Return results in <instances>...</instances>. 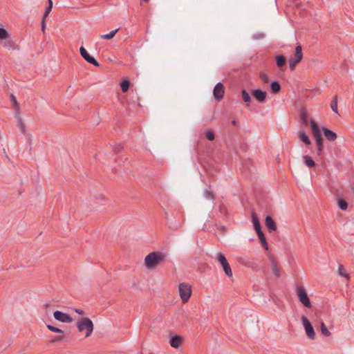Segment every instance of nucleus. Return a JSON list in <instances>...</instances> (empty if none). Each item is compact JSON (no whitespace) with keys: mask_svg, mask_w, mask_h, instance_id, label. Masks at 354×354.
Returning <instances> with one entry per match:
<instances>
[{"mask_svg":"<svg viewBox=\"0 0 354 354\" xmlns=\"http://www.w3.org/2000/svg\"><path fill=\"white\" fill-rule=\"evenodd\" d=\"M300 117H301V119L303 120V122L304 123H306L308 115H307V113H306L305 110H302L301 111V114H300Z\"/></svg>","mask_w":354,"mask_h":354,"instance_id":"obj_37","label":"nucleus"},{"mask_svg":"<svg viewBox=\"0 0 354 354\" xmlns=\"http://www.w3.org/2000/svg\"><path fill=\"white\" fill-rule=\"evenodd\" d=\"M48 4H49L48 6H51V7H53V1H52V0H48Z\"/></svg>","mask_w":354,"mask_h":354,"instance_id":"obj_48","label":"nucleus"},{"mask_svg":"<svg viewBox=\"0 0 354 354\" xmlns=\"http://www.w3.org/2000/svg\"><path fill=\"white\" fill-rule=\"evenodd\" d=\"M53 315L56 320L63 323H71L73 322V318L68 314L59 310L55 311Z\"/></svg>","mask_w":354,"mask_h":354,"instance_id":"obj_10","label":"nucleus"},{"mask_svg":"<svg viewBox=\"0 0 354 354\" xmlns=\"http://www.w3.org/2000/svg\"><path fill=\"white\" fill-rule=\"evenodd\" d=\"M261 244L263 245V244H265L266 243H267V241H266V239L265 241H261Z\"/></svg>","mask_w":354,"mask_h":354,"instance_id":"obj_49","label":"nucleus"},{"mask_svg":"<svg viewBox=\"0 0 354 354\" xmlns=\"http://www.w3.org/2000/svg\"><path fill=\"white\" fill-rule=\"evenodd\" d=\"M271 266H272V271L274 273V274L276 277H280V270L277 266L276 261H272Z\"/></svg>","mask_w":354,"mask_h":354,"instance_id":"obj_24","label":"nucleus"},{"mask_svg":"<svg viewBox=\"0 0 354 354\" xmlns=\"http://www.w3.org/2000/svg\"><path fill=\"white\" fill-rule=\"evenodd\" d=\"M205 137L208 140L212 141L215 138V135H214V133L212 130H208L205 133Z\"/></svg>","mask_w":354,"mask_h":354,"instance_id":"obj_31","label":"nucleus"},{"mask_svg":"<svg viewBox=\"0 0 354 354\" xmlns=\"http://www.w3.org/2000/svg\"><path fill=\"white\" fill-rule=\"evenodd\" d=\"M251 218L256 232L261 231V223L255 212H252Z\"/></svg>","mask_w":354,"mask_h":354,"instance_id":"obj_15","label":"nucleus"},{"mask_svg":"<svg viewBox=\"0 0 354 354\" xmlns=\"http://www.w3.org/2000/svg\"><path fill=\"white\" fill-rule=\"evenodd\" d=\"M216 259H217V261H218V263L222 266L225 274L228 277H232V269H231V267H230L226 257H225V255L221 252L217 253Z\"/></svg>","mask_w":354,"mask_h":354,"instance_id":"obj_7","label":"nucleus"},{"mask_svg":"<svg viewBox=\"0 0 354 354\" xmlns=\"http://www.w3.org/2000/svg\"><path fill=\"white\" fill-rule=\"evenodd\" d=\"M130 82L127 79H124L120 83L121 90L123 93H126L128 91L129 88Z\"/></svg>","mask_w":354,"mask_h":354,"instance_id":"obj_21","label":"nucleus"},{"mask_svg":"<svg viewBox=\"0 0 354 354\" xmlns=\"http://www.w3.org/2000/svg\"><path fill=\"white\" fill-rule=\"evenodd\" d=\"M9 37V34L7 30L3 28H0V39H6Z\"/></svg>","mask_w":354,"mask_h":354,"instance_id":"obj_29","label":"nucleus"},{"mask_svg":"<svg viewBox=\"0 0 354 354\" xmlns=\"http://www.w3.org/2000/svg\"><path fill=\"white\" fill-rule=\"evenodd\" d=\"M301 320L307 336L310 339H315V333L310 321L305 316H302Z\"/></svg>","mask_w":354,"mask_h":354,"instance_id":"obj_8","label":"nucleus"},{"mask_svg":"<svg viewBox=\"0 0 354 354\" xmlns=\"http://www.w3.org/2000/svg\"><path fill=\"white\" fill-rule=\"evenodd\" d=\"M225 93V88L222 83L218 82L217 83L213 91L214 97L216 100L219 101L221 100L224 95Z\"/></svg>","mask_w":354,"mask_h":354,"instance_id":"obj_11","label":"nucleus"},{"mask_svg":"<svg viewBox=\"0 0 354 354\" xmlns=\"http://www.w3.org/2000/svg\"><path fill=\"white\" fill-rule=\"evenodd\" d=\"M118 28L114 30H112L108 34H104V35H100V37L102 39H112L113 37H114V36L115 35V34L118 32Z\"/></svg>","mask_w":354,"mask_h":354,"instance_id":"obj_23","label":"nucleus"},{"mask_svg":"<svg viewBox=\"0 0 354 354\" xmlns=\"http://www.w3.org/2000/svg\"><path fill=\"white\" fill-rule=\"evenodd\" d=\"M260 78L264 83H268L269 82L268 76L265 73H261Z\"/></svg>","mask_w":354,"mask_h":354,"instance_id":"obj_38","label":"nucleus"},{"mask_svg":"<svg viewBox=\"0 0 354 354\" xmlns=\"http://www.w3.org/2000/svg\"><path fill=\"white\" fill-rule=\"evenodd\" d=\"M303 160L304 164L308 167H314L315 166V162L313 160V158L308 155H304L303 156Z\"/></svg>","mask_w":354,"mask_h":354,"instance_id":"obj_18","label":"nucleus"},{"mask_svg":"<svg viewBox=\"0 0 354 354\" xmlns=\"http://www.w3.org/2000/svg\"><path fill=\"white\" fill-rule=\"evenodd\" d=\"M338 272L341 276L348 278V274L344 272V268L342 264L339 265Z\"/></svg>","mask_w":354,"mask_h":354,"instance_id":"obj_32","label":"nucleus"},{"mask_svg":"<svg viewBox=\"0 0 354 354\" xmlns=\"http://www.w3.org/2000/svg\"><path fill=\"white\" fill-rule=\"evenodd\" d=\"M179 295L182 302L187 303L192 295V286L185 282L180 283L178 286Z\"/></svg>","mask_w":354,"mask_h":354,"instance_id":"obj_5","label":"nucleus"},{"mask_svg":"<svg viewBox=\"0 0 354 354\" xmlns=\"http://www.w3.org/2000/svg\"><path fill=\"white\" fill-rule=\"evenodd\" d=\"M270 88L273 93H277L281 90V86L278 82L273 81L270 84Z\"/></svg>","mask_w":354,"mask_h":354,"instance_id":"obj_20","label":"nucleus"},{"mask_svg":"<svg viewBox=\"0 0 354 354\" xmlns=\"http://www.w3.org/2000/svg\"><path fill=\"white\" fill-rule=\"evenodd\" d=\"M241 263L248 267L251 266V265L252 263L249 259H243L241 261Z\"/></svg>","mask_w":354,"mask_h":354,"instance_id":"obj_41","label":"nucleus"},{"mask_svg":"<svg viewBox=\"0 0 354 354\" xmlns=\"http://www.w3.org/2000/svg\"><path fill=\"white\" fill-rule=\"evenodd\" d=\"M252 95L257 101L264 102L266 100L267 93L258 88L252 90Z\"/></svg>","mask_w":354,"mask_h":354,"instance_id":"obj_12","label":"nucleus"},{"mask_svg":"<svg viewBox=\"0 0 354 354\" xmlns=\"http://www.w3.org/2000/svg\"><path fill=\"white\" fill-rule=\"evenodd\" d=\"M204 197L208 200L214 201V194L212 191L206 189L203 192Z\"/></svg>","mask_w":354,"mask_h":354,"instance_id":"obj_26","label":"nucleus"},{"mask_svg":"<svg viewBox=\"0 0 354 354\" xmlns=\"http://www.w3.org/2000/svg\"><path fill=\"white\" fill-rule=\"evenodd\" d=\"M265 224L269 232L276 231L277 225L271 216L268 215L265 219Z\"/></svg>","mask_w":354,"mask_h":354,"instance_id":"obj_13","label":"nucleus"},{"mask_svg":"<svg viewBox=\"0 0 354 354\" xmlns=\"http://www.w3.org/2000/svg\"><path fill=\"white\" fill-rule=\"evenodd\" d=\"M11 101L14 106V108L15 109L16 111H18L19 109V105L17 101L15 96L13 94L11 95Z\"/></svg>","mask_w":354,"mask_h":354,"instance_id":"obj_34","label":"nucleus"},{"mask_svg":"<svg viewBox=\"0 0 354 354\" xmlns=\"http://www.w3.org/2000/svg\"><path fill=\"white\" fill-rule=\"evenodd\" d=\"M182 337L179 335H174L171 337L169 340V344L171 347L177 348L179 347L180 344L182 342Z\"/></svg>","mask_w":354,"mask_h":354,"instance_id":"obj_16","label":"nucleus"},{"mask_svg":"<svg viewBox=\"0 0 354 354\" xmlns=\"http://www.w3.org/2000/svg\"><path fill=\"white\" fill-rule=\"evenodd\" d=\"M296 294L299 301L306 308H311L312 305L308 296L303 286H298L296 289Z\"/></svg>","mask_w":354,"mask_h":354,"instance_id":"obj_6","label":"nucleus"},{"mask_svg":"<svg viewBox=\"0 0 354 354\" xmlns=\"http://www.w3.org/2000/svg\"><path fill=\"white\" fill-rule=\"evenodd\" d=\"M299 139L304 142L306 145H309L311 144V141L309 139L308 136L304 131H300L299 134Z\"/></svg>","mask_w":354,"mask_h":354,"instance_id":"obj_19","label":"nucleus"},{"mask_svg":"<svg viewBox=\"0 0 354 354\" xmlns=\"http://www.w3.org/2000/svg\"><path fill=\"white\" fill-rule=\"evenodd\" d=\"M330 108L335 113H337V95H335L331 103H330Z\"/></svg>","mask_w":354,"mask_h":354,"instance_id":"obj_25","label":"nucleus"},{"mask_svg":"<svg viewBox=\"0 0 354 354\" xmlns=\"http://www.w3.org/2000/svg\"><path fill=\"white\" fill-rule=\"evenodd\" d=\"M75 311L77 314H79V315H84L85 314V313H84V310H81V309H79V308H75Z\"/></svg>","mask_w":354,"mask_h":354,"instance_id":"obj_43","label":"nucleus"},{"mask_svg":"<svg viewBox=\"0 0 354 354\" xmlns=\"http://www.w3.org/2000/svg\"><path fill=\"white\" fill-rule=\"evenodd\" d=\"M47 328L52 332H54V333H63L64 331L59 328H57L55 326H53L52 325H47Z\"/></svg>","mask_w":354,"mask_h":354,"instance_id":"obj_33","label":"nucleus"},{"mask_svg":"<svg viewBox=\"0 0 354 354\" xmlns=\"http://www.w3.org/2000/svg\"><path fill=\"white\" fill-rule=\"evenodd\" d=\"M259 239H260V241H265L266 239V236L263 234V232L261 231H259V232H257Z\"/></svg>","mask_w":354,"mask_h":354,"instance_id":"obj_39","label":"nucleus"},{"mask_svg":"<svg viewBox=\"0 0 354 354\" xmlns=\"http://www.w3.org/2000/svg\"><path fill=\"white\" fill-rule=\"evenodd\" d=\"M122 149H123V146L121 144H117L113 147V151L115 153H120L122 150Z\"/></svg>","mask_w":354,"mask_h":354,"instance_id":"obj_35","label":"nucleus"},{"mask_svg":"<svg viewBox=\"0 0 354 354\" xmlns=\"http://www.w3.org/2000/svg\"><path fill=\"white\" fill-rule=\"evenodd\" d=\"M165 260V256L160 252H153L145 258V264L147 268L153 269Z\"/></svg>","mask_w":354,"mask_h":354,"instance_id":"obj_1","label":"nucleus"},{"mask_svg":"<svg viewBox=\"0 0 354 354\" xmlns=\"http://www.w3.org/2000/svg\"><path fill=\"white\" fill-rule=\"evenodd\" d=\"M16 117L18 118V127L20 128L21 131L23 132V133H25V124H24L21 118H20V115H19V113H17V115Z\"/></svg>","mask_w":354,"mask_h":354,"instance_id":"obj_30","label":"nucleus"},{"mask_svg":"<svg viewBox=\"0 0 354 354\" xmlns=\"http://www.w3.org/2000/svg\"><path fill=\"white\" fill-rule=\"evenodd\" d=\"M76 325L80 332H82L85 330H86L85 335L86 337H89L93 330V322L87 317H84L78 320Z\"/></svg>","mask_w":354,"mask_h":354,"instance_id":"obj_3","label":"nucleus"},{"mask_svg":"<svg viewBox=\"0 0 354 354\" xmlns=\"http://www.w3.org/2000/svg\"><path fill=\"white\" fill-rule=\"evenodd\" d=\"M241 95L243 100L246 103H250L251 102V97L249 93L245 90H242Z\"/></svg>","mask_w":354,"mask_h":354,"instance_id":"obj_27","label":"nucleus"},{"mask_svg":"<svg viewBox=\"0 0 354 354\" xmlns=\"http://www.w3.org/2000/svg\"><path fill=\"white\" fill-rule=\"evenodd\" d=\"M303 58L302 48L300 44L295 47L293 56L288 59L289 67L290 70H295L296 66L301 61Z\"/></svg>","mask_w":354,"mask_h":354,"instance_id":"obj_4","label":"nucleus"},{"mask_svg":"<svg viewBox=\"0 0 354 354\" xmlns=\"http://www.w3.org/2000/svg\"><path fill=\"white\" fill-rule=\"evenodd\" d=\"M52 8L51 6H48L46 8V11L44 12V18H46V17H48V15H49L50 12L52 10Z\"/></svg>","mask_w":354,"mask_h":354,"instance_id":"obj_40","label":"nucleus"},{"mask_svg":"<svg viewBox=\"0 0 354 354\" xmlns=\"http://www.w3.org/2000/svg\"><path fill=\"white\" fill-rule=\"evenodd\" d=\"M3 46L5 48H9V49H14L15 48V44L12 41H6L3 44Z\"/></svg>","mask_w":354,"mask_h":354,"instance_id":"obj_36","label":"nucleus"},{"mask_svg":"<svg viewBox=\"0 0 354 354\" xmlns=\"http://www.w3.org/2000/svg\"><path fill=\"white\" fill-rule=\"evenodd\" d=\"M145 1H148L149 0H144Z\"/></svg>","mask_w":354,"mask_h":354,"instance_id":"obj_50","label":"nucleus"},{"mask_svg":"<svg viewBox=\"0 0 354 354\" xmlns=\"http://www.w3.org/2000/svg\"><path fill=\"white\" fill-rule=\"evenodd\" d=\"M263 246L266 250H268V243H266L265 244H263Z\"/></svg>","mask_w":354,"mask_h":354,"instance_id":"obj_45","label":"nucleus"},{"mask_svg":"<svg viewBox=\"0 0 354 354\" xmlns=\"http://www.w3.org/2000/svg\"><path fill=\"white\" fill-rule=\"evenodd\" d=\"M64 335H58V336H56L53 340L52 342H59V341H62L64 339Z\"/></svg>","mask_w":354,"mask_h":354,"instance_id":"obj_42","label":"nucleus"},{"mask_svg":"<svg viewBox=\"0 0 354 354\" xmlns=\"http://www.w3.org/2000/svg\"><path fill=\"white\" fill-rule=\"evenodd\" d=\"M231 123H232V124L233 126H236V120H234H234H232V122H231Z\"/></svg>","mask_w":354,"mask_h":354,"instance_id":"obj_47","label":"nucleus"},{"mask_svg":"<svg viewBox=\"0 0 354 354\" xmlns=\"http://www.w3.org/2000/svg\"><path fill=\"white\" fill-rule=\"evenodd\" d=\"M338 206L342 210H346L348 207V203L345 200L342 198H339Z\"/></svg>","mask_w":354,"mask_h":354,"instance_id":"obj_28","label":"nucleus"},{"mask_svg":"<svg viewBox=\"0 0 354 354\" xmlns=\"http://www.w3.org/2000/svg\"><path fill=\"white\" fill-rule=\"evenodd\" d=\"M320 330L322 334L325 337H328L330 335V332L323 322H322L320 324Z\"/></svg>","mask_w":354,"mask_h":354,"instance_id":"obj_22","label":"nucleus"},{"mask_svg":"<svg viewBox=\"0 0 354 354\" xmlns=\"http://www.w3.org/2000/svg\"><path fill=\"white\" fill-rule=\"evenodd\" d=\"M310 124L312 129L313 134L315 139V142L317 147V154L320 155L322 152L323 146V138L322 137L319 127L317 124L313 120H310Z\"/></svg>","mask_w":354,"mask_h":354,"instance_id":"obj_2","label":"nucleus"},{"mask_svg":"<svg viewBox=\"0 0 354 354\" xmlns=\"http://www.w3.org/2000/svg\"><path fill=\"white\" fill-rule=\"evenodd\" d=\"M276 64L277 66L280 68L282 69L283 67L285 66L286 64V59L283 55H279L276 57Z\"/></svg>","mask_w":354,"mask_h":354,"instance_id":"obj_17","label":"nucleus"},{"mask_svg":"<svg viewBox=\"0 0 354 354\" xmlns=\"http://www.w3.org/2000/svg\"><path fill=\"white\" fill-rule=\"evenodd\" d=\"M322 131H323V133H324V136L326 137V140H328V141L332 142V141H335L337 139V136L333 131H331L327 128H324V127L322 128Z\"/></svg>","mask_w":354,"mask_h":354,"instance_id":"obj_14","label":"nucleus"},{"mask_svg":"<svg viewBox=\"0 0 354 354\" xmlns=\"http://www.w3.org/2000/svg\"><path fill=\"white\" fill-rule=\"evenodd\" d=\"M80 53L81 56L87 62L93 64L95 66H100L99 62L93 56H91L83 46L80 47Z\"/></svg>","mask_w":354,"mask_h":354,"instance_id":"obj_9","label":"nucleus"},{"mask_svg":"<svg viewBox=\"0 0 354 354\" xmlns=\"http://www.w3.org/2000/svg\"><path fill=\"white\" fill-rule=\"evenodd\" d=\"M50 302H47V303H46V304H44V308H45L46 309H47V308H48V307H50Z\"/></svg>","mask_w":354,"mask_h":354,"instance_id":"obj_46","label":"nucleus"},{"mask_svg":"<svg viewBox=\"0 0 354 354\" xmlns=\"http://www.w3.org/2000/svg\"><path fill=\"white\" fill-rule=\"evenodd\" d=\"M45 28H46L45 18L43 17L42 21H41V29H42L43 31H44Z\"/></svg>","mask_w":354,"mask_h":354,"instance_id":"obj_44","label":"nucleus"}]
</instances>
